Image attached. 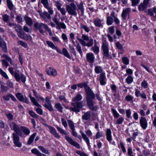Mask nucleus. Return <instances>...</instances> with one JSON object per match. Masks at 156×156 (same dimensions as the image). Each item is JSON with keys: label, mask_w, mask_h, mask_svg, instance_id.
Wrapping results in <instances>:
<instances>
[{"label": "nucleus", "mask_w": 156, "mask_h": 156, "mask_svg": "<svg viewBox=\"0 0 156 156\" xmlns=\"http://www.w3.org/2000/svg\"><path fill=\"white\" fill-rule=\"evenodd\" d=\"M11 130H13L15 133H12V138L13 143L16 147H20L22 146V143L20 141V138L23 137L24 135L22 133L20 130L18 125L13 122H11L9 124Z\"/></svg>", "instance_id": "f257e3e1"}, {"label": "nucleus", "mask_w": 156, "mask_h": 156, "mask_svg": "<svg viewBox=\"0 0 156 156\" xmlns=\"http://www.w3.org/2000/svg\"><path fill=\"white\" fill-rule=\"evenodd\" d=\"M85 90L86 93V100L87 104L89 109L93 111H96L97 109V106H94L93 100L95 98V95L87 86H84Z\"/></svg>", "instance_id": "f03ea898"}, {"label": "nucleus", "mask_w": 156, "mask_h": 156, "mask_svg": "<svg viewBox=\"0 0 156 156\" xmlns=\"http://www.w3.org/2000/svg\"><path fill=\"white\" fill-rule=\"evenodd\" d=\"M82 99V96L80 94H77L76 96L72 98V100L74 102L71 103L73 106L69 108V110L75 112H79L84 106L83 101H80Z\"/></svg>", "instance_id": "7ed1b4c3"}, {"label": "nucleus", "mask_w": 156, "mask_h": 156, "mask_svg": "<svg viewBox=\"0 0 156 156\" xmlns=\"http://www.w3.org/2000/svg\"><path fill=\"white\" fill-rule=\"evenodd\" d=\"M46 42L48 47L53 49L56 50L58 53L60 54H62L68 58L69 59H71V56L70 55L68 51L66 48H63L62 52L61 50L57 46H55L52 42L49 41H46Z\"/></svg>", "instance_id": "20e7f679"}, {"label": "nucleus", "mask_w": 156, "mask_h": 156, "mask_svg": "<svg viewBox=\"0 0 156 156\" xmlns=\"http://www.w3.org/2000/svg\"><path fill=\"white\" fill-rule=\"evenodd\" d=\"M56 128L58 130L61 134L65 135L66 136L65 138L69 144L73 146L78 149H80V144L77 142L74 141L71 137L69 136H68V133L65 130L57 126H56Z\"/></svg>", "instance_id": "39448f33"}, {"label": "nucleus", "mask_w": 156, "mask_h": 156, "mask_svg": "<svg viewBox=\"0 0 156 156\" xmlns=\"http://www.w3.org/2000/svg\"><path fill=\"white\" fill-rule=\"evenodd\" d=\"M66 8L69 15L76 16L77 15L76 10L77 8L76 5L73 2L71 3L69 5H67Z\"/></svg>", "instance_id": "423d86ee"}, {"label": "nucleus", "mask_w": 156, "mask_h": 156, "mask_svg": "<svg viewBox=\"0 0 156 156\" xmlns=\"http://www.w3.org/2000/svg\"><path fill=\"white\" fill-rule=\"evenodd\" d=\"M34 26L35 28L38 29L40 33L42 34H43L44 33L43 29H44L46 30L48 27L46 24L42 23H39L37 22H36L34 23Z\"/></svg>", "instance_id": "0eeeda50"}, {"label": "nucleus", "mask_w": 156, "mask_h": 156, "mask_svg": "<svg viewBox=\"0 0 156 156\" xmlns=\"http://www.w3.org/2000/svg\"><path fill=\"white\" fill-rule=\"evenodd\" d=\"M115 13L114 12L111 13V16L107 17L106 23L108 25H112L113 22V19L116 24H117V18L115 16Z\"/></svg>", "instance_id": "6e6552de"}, {"label": "nucleus", "mask_w": 156, "mask_h": 156, "mask_svg": "<svg viewBox=\"0 0 156 156\" xmlns=\"http://www.w3.org/2000/svg\"><path fill=\"white\" fill-rule=\"evenodd\" d=\"M13 76L17 82H19L21 80L23 82L25 83L26 80V77L23 73L20 74L18 72H15V73Z\"/></svg>", "instance_id": "1a4fd4ad"}, {"label": "nucleus", "mask_w": 156, "mask_h": 156, "mask_svg": "<svg viewBox=\"0 0 156 156\" xmlns=\"http://www.w3.org/2000/svg\"><path fill=\"white\" fill-rule=\"evenodd\" d=\"M86 58L87 62L89 63L90 65H92L94 62L95 58L93 53L89 52L87 54Z\"/></svg>", "instance_id": "9d476101"}, {"label": "nucleus", "mask_w": 156, "mask_h": 156, "mask_svg": "<svg viewBox=\"0 0 156 156\" xmlns=\"http://www.w3.org/2000/svg\"><path fill=\"white\" fill-rule=\"evenodd\" d=\"M41 3L43 4L44 7L48 10L49 13L53 14L54 11L52 8L50 6L48 0H41Z\"/></svg>", "instance_id": "9b49d317"}, {"label": "nucleus", "mask_w": 156, "mask_h": 156, "mask_svg": "<svg viewBox=\"0 0 156 156\" xmlns=\"http://www.w3.org/2000/svg\"><path fill=\"white\" fill-rule=\"evenodd\" d=\"M139 123L141 127L144 130H145L147 127L148 123L147 121L144 117H141Z\"/></svg>", "instance_id": "f8f14e48"}, {"label": "nucleus", "mask_w": 156, "mask_h": 156, "mask_svg": "<svg viewBox=\"0 0 156 156\" xmlns=\"http://www.w3.org/2000/svg\"><path fill=\"white\" fill-rule=\"evenodd\" d=\"M101 48L103 52V55L106 58H109V48L108 44H102Z\"/></svg>", "instance_id": "ddd939ff"}, {"label": "nucleus", "mask_w": 156, "mask_h": 156, "mask_svg": "<svg viewBox=\"0 0 156 156\" xmlns=\"http://www.w3.org/2000/svg\"><path fill=\"white\" fill-rule=\"evenodd\" d=\"M131 11L130 8H128L123 9L122 14V17L124 20L128 19L129 18V14Z\"/></svg>", "instance_id": "4468645a"}, {"label": "nucleus", "mask_w": 156, "mask_h": 156, "mask_svg": "<svg viewBox=\"0 0 156 156\" xmlns=\"http://www.w3.org/2000/svg\"><path fill=\"white\" fill-rule=\"evenodd\" d=\"M94 23L95 26L97 27L102 28L103 26L104 23L103 20L97 17L94 19Z\"/></svg>", "instance_id": "2eb2a0df"}, {"label": "nucleus", "mask_w": 156, "mask_h": 156, "mask_svg": "<svg viewBox=\"0 0 156 156\" xmlns=\"http://www.w3.org/2000/svg\"><path fill=\"white\" fill-rule=\"evenodd\" d=\"M46 73L48 75L56 76L57 75V71L52 68L49 67L46 70Z\"/></svg>", "instance_id": "dca6fc26"}, {"label": "nucleus", "mask_w": 156, "mask_h": 156, "mask_svg": "<svg viewBox=\"0 0 156 156\" xmlns=\"http://www.w3.org/2000/svg\"><path fill=\"white\" fill-rule=\"evenodd\" d=\"M45 103L44 105V107L49 111L51 112L53 111V109L52 106L51 101L48 97L45 98Z\"/></svg>", "instance_id": "f3484780"}, {"label": "nucleus", "mask_w": 156, "mask_h": 156, "mask_svg": "<svg viewBox=\"0 0 156 156\" xmlns=\"http://www.w3.org/2000/svg\"><path fill=\"white\" fill-rule=\"evenodd\" d=\"M16 96L19 101L27 104H29V101L28 98L26 97L24 98L21 93H17L16 94Z\"/></svg>", "instance_id": "a211bd4d"}, {"label": "nucleus", "mask_w": 156, "mask_h": 156, "mask_svg": "<svg viewBox=\"0 0 156 156\" xmlns=\"http://www.w3.org/2000/svg\"><path fill=\"white\" fill-rule=\"evenodd\" d=\"M0 48H2L4 52L6 53L8 52L6 43L1 37H0Z\"/></svg>", "instance_id": "6ab92c4d"}, {"label": "nucleus", "mask_w": 156, "mask_h": 156, "mask_svg": "<svg viewBox=\"0 0 156 156\" xmlns=\"http://www.w3.org/2000/svg\"><path fill=\"white\" fill-rule=\"evenodd\" d=\"M40 15L41 17L44 20L47 21V20H51V15L52 14H50L48 12L45 11L40 13Z\"/></svg>", "instance_id": "aec40b11"}, {"label": "nucleus", "mask_w": 156, "mask_h": 156, "mask_svg": "<svg viewBox=\"0 0 156 156\" xmlns=\"http://www.w3.org/2000/svg\"><path fill=\"white\" fill-rule=\"evenodd\" d=\"M48 128H49L50 133L56 138L59 139L60 137V136L57 132L55 129L53 127L48 126Z\"/></svg>", "instance_id": "412c9836"}, {"label": "nucleus", "mask_w": 156, "mask_h": 156, "mask_svg": "<svg viewBox=\"0 0 156 156\" xmlns=\"http://www.w3.org/2000/svg\"><path fill=\"white\" fill-rule=\"evenodd\" d=\"M80 133H81L83 139L86 142L88 147V149L90 150L91 148V146L90 145V140L88 137H87L86 134H85L83 132L80 131Z\"/></svg>", "instance_id": "4be33fe9"}, {"label": "nucleus", "mask_w": 156, "mask_h": 156, "mask_svg": "<svg viewBox=\"0 0 156 156\" xmlns=\"http://www.w3.org/2000/svg\"><path fill=\"white\" fill-rule=\"evenodd\" d=\"M106 79L105 73H102L100 75V83L101 85H104L106 83Z\"/></svg>", "instance_id": "5701e85b"}, {"label": "nucleus", "mask_w": 156, "mask_h": 156, "mask_svg": "<svg viewBox=\"0 0 156 156\" xmlns=\"http://www.w3.org/2000/svg\"><path fill=\"white\" fill-rule=\"evenodd\" d=\"M150 0H144L143 3L141 4L138 7L139 10H143L146 8Z\"/></svg>", "instance_id": "b1692460"}, {"label": "nucleus", "mask_w": 156, "mask_h": 156, "mask_svg": "<svg viewBox=\"0 0 156 156\" xmlns=\"http://www.w3.org/2000/svg\"><path fill=\"white\" fill-rule=\"evenodd\" d=\"M92 112L90 111H89L85 112L82 116L83 120H88L90 119L91 117Z\"/></svg>", "instance_id": "393cba45"}, {"label": "nucleus", "mask_w": 156, "mask_h": 156, "mask_svg": "<svg viewBox=\"0 0 156 156\" xmlns=\"http://www.w3.org/2000/svg\"><path fill=\"white\" fill-rule=\"evenodd\" d=\"M29 97L30 98L31 101L33 104L37 107H41V106L40 105L37 101V100L34 97H32L30 94H29Z\"/></svg>", "instance_id": "a878e982"}, {"label": "nucleus", "mask_w": 156, "mask_h": 156, "mask_svg": "<svg viewBox=\"0 0 156 156\" xmlns=\"http://www.w3.org/2000/svg\"><path fill=\"white\" fill-rule=\"evenodd\" d=\"M24 20H25L26 24L30 27H31L33 24L32 20L27 16H26L24 18Z\"/></svg>", "instance_id": "bb28decb"}, {"label": "nucleus", "mask_w": 156, "mask_h": 156, "mask_svg": "<svg viewBox=\"0 0 156 156\" xmlns=\"http://www.w3.org/2000/svg\"><path fill=\"white\" fill-rule=\"evenodd\" d=\"M21 131L23 132L26 136L28 135L30 133V129L27 127L24 126H21L20 127Z\"/></svg>", "instance_id": "cd10ccee"}, {"label": "nucleus", "mask_w": 156, "mask_h": 156, "mask_svg": "<svg viewBox=\"0 0 156 156\" xmlns=\"http://www.w3.org/2000/svg\"><path fill=\"white\" fill-rule=\"evenodd\" d=\"M106 136L107 139L111 143L112 141L111 131L110 129H108L106 131Z\"/></svg>", "instance_id": "c85d7f7f"}, {"label": "nucleus", "mask_w": 156, "mask_h": 156, "mask_svg": "<svg viewBox=\"0 0 156 156\" xmlns=\"http://www.w3.org/2000/svg\"><path fill=\"white\" fill-rule=\"evenodd\" d=\"M37 135L36 133H34L31 135L29 137L27 141V144L30 145L33 142L34 138Z\"/></svg>", "instance_id": "c756f323"}, {"label": "nucleus", "mask_w": 156, "mask_h": 156, "mask_svg": "<svg viewBox=\"0 0 156 156\" xmlns=\"http://www.w3.org/2000/svg\"><path fill=\"white\" fill-rule=\"evenodd\" d=\"M77 7L78 9L80 10L81 15L83 16L84 14V8L83 3L82 2H80L79 5H77Z\"/></svg>", "instance_id": "7c9ffc66"}, {"label": "nucleus", "mask_w": 156, "mask_h": 156, "mask_svg": "<svg viewBox=\"0 0 156 156\" xmlns=\"http://www.w3.org/2000/svg\"><path fill=\"white\" fill-rule=\"evenodd\" d=\"M32 153L34 154L37 156H46L45 154L41 153L37 149H34L31 150Z\"/></svg>", "instance_id": "2f4dec72"}, {"label": "nucleus", "mask_w": 156, "mask_h": 156, "mask_svg": "<svg viewBox=\"0 0 156 156\" xmlns=\"http://www.w3.org/2000/svg\"><path fill=\"white\" fill-rule=\"evenodd\" d=\"M15 29L17 32V34L19 36V34H21L23 32L22 29L20 25H17L15 26Z\"/></svg>", "instance_id": "473e14b6"}, {"label": "nucleus", "mask_w": 156, "mask_h": 156, "mask_svg": "<svg viewBox=\"0 0 156 156\" xmlns=\"http://www.w3.org/2000/svg\"><path fill=\"white\" fill-rule=\"evenodd\" d=\"M90 50L96 55L98 54L100 51V48L98 46H93L91 48Z\"/></svg>", "instance_id": "72a5a7b5"}, {"label": "nucleus", "mask_w": 156, "mask_h": 156, "mask_svg": "<svg viewBox=\"0 0 156 156\" xmlns=\"http://www.w3.org/2000/svg\"><path fill=\"white\" fill-rule=\"evenodd\" d=\"M95 73L97 74L102 73L103 71L102 68L100 66H96L94 68Z\"/></svg>", "instance_id": "f704fd0d"}, {"label": "nucleus", "mask_w": 156, "mask_h": 156, "mask_svg": "<svg viewBox=\"0 0 156 156\" xmlns=\"http://www.w3.org/2000/svg\"><path fill=\"white\" fill-rule=\"evenodd\" d=\"M118 49H119V54H123L125 51L124 48L123 47L122 45L119 42H118Z\"/></svg>", "instance_id": "c9c22d12"}, {"label": "nucleus", "mask_w": 156, "mask_h": 156, "mask_svg": "<svg viewBox=\"0 0 156 156\" xmlns=\"http://www.w3.org/2000/svg\"><path fill=\"white\" fill-rule=\"evenodd\" d=\"M55 107L59 112L61 113H62L63 112V107L60 103H57L55 104Z\"/></svg>", "instance_id": "e433bc0d"}, {"label": "nucleus", "mask_w": 156, "mask_h": 156, "mask_svg": "<svg viewBox=\"0 0 156 156\" xmlns=\"http://www.w3.org/2000/svg\"><path fill=\"white\" fill-rule=\"evenodd\" d=\"M7 5L8 8L10 10H12L13 9L14 5L10 0H6Z\"/></svg>", "instance_id": "4c0bfd02"}, {"label": "nucleus", "mask_w": 156, "mask_h": 156, "mask_svg": "<svg viewBox=\"0 0 156 156\" xmlns=\"http://www.w3.org/2000/svg\"><path fill=\"white\" fill-rule=\"evenodd\" d=\"M28 113L30 116L36 119L39 118V116L32 110H29L28 112Z\"/></svg>", "instance_id": "58836bf2"}, {"label": "nucleus", "mask_w": 156, "mask_h": 156, "mask_svg": "<svg viewBox=\"0 0 156 156\" xmlns=\"http://www.w3.org/2000/svg\"><path fill=\"white\" fill-rule=\"evenodd\" d=\"M80 28L81 29H83L87 33H88L90 31V29L89 27L87 25L83 24H80Z\"/></svg>", "instance_id": "ea45409f"}, {"label": "nucleus", "mask_w": 156, "mask_h": 156, "mask_svg": "<svg viewBox=\"0 0 156 156\" xmlns=\"http://www.w3.org/2000/svg\"><path fill=\"white\" fill-rule=\"evenodd\" d=\"M55 5L56 6L57 9L58 10L61 8L62 6V2L60 0H57L54 2Z\"/></svg>", "instance_id": "a19ab883"}, {"label": "nucleus", "mask_w": 156, "mask_h": 156, "mask_svg": "<svg viewBox=\"0 0 156 156\" xmlns=\"http://www.w3.org/2000/svg\"><path fill=\"white\" fill-rule=\"evenodd\" d=\"M67 122L69 127L71 130L75 129L74 124L71 120L69 119L67 120Z\"/></svg>", "instance_id": "79ce46f5"}, {"label": "nucleus", "mask_w": 156, "mask_h": 156, "mask_svg": "<svg viewBox=\"0 0 156 156\" xmlns=\"http://www.w3.org/2000/svg\"><path fill=\"white\" fill-rule=\"evenodd\" d=\"M0 85V88L1 89L2 91V92H7L9 89V87L7 86L2 85V84Z\"/></svg>", "instance_id": "37998d69"}, {"label": "nucleus", "mask_w": 156, "mask_h": 156, "mask_svg": "<svg viewBox=\"0 0 156 156\" xmlns=\"http://www.w3.org/2000/svg\"><path fill=\"white\" fill-rule=\"evenodd\" d=\"M133 78L131 75H129L126 79V81L128 84L131 83L133 81Z\"/></svg>", "instance_id": "c03bdc74"}, {"label": "nucleus", "mask_w": 156, "mask_h": 156, "mask_svg": "<svg viewBox=\"0 0 156 156\" xmlns=\"http://www.w3.org/2000/svg\"><path fill=\"white\" fill-rule=\"evenodd\" d=\"M76 49L77 51L80 54L81 57L83 56V53L81 47L79 43H78L76 46Z\"/></svg>", "instance_id": "a18cd8bd"}, {"label": "nucleus", "mask_w": 156, "mask_h": 156, "mask_svg": "<svg viewBox=\"0 0 156 156\" xmlns=\"http://www.w3.org/2000/svg\"><path fill=\"white\" fill-rule=\"evenodd\" d=\"M122 62L126 65H127L129 63V59L126 57H123L122 58Z\"/></svg>", "instance_id": "49530a36"}, {"label": "nucleus", "mask_w": 156, "mask_h": 156, "mask_svg": "<svg viewBox=\"0 0 156 156\" xmlns=\"http://www.w3.org/2000/svg\"><path fill=\"white\" fill-rule=\"evenodd\" d=\"M98 131L95 135V138L96 139L100 138V137L103 136L102 132L99 131V130Z\"/></svg>", "instance_id": "de8ad7c7"}, {"label": "nucleus", "mask_w": 156, "mask_h": 156, "mask_svg": "<svg viewBox=\"0 0 156 156\" xmlns=\"http://www.w3.org/2000/svg\"><path fill=\"white\" fill-rule=\"evenodd\" d=\"M56 28L58 29H59L60 28H61L63 29H65L66 28V26L65 24L64 23H59V24L57 25Z\"/></svg>", "instance_id": "09e8293b"}, {"label": "nucleus", "mask_w": 156, "mask_h": 156, "mask_svg": "<svg viewBox=\"0 0 156 156\" xmlns=\"http://www.w3.org/2000/svg\"><path fill=\"white\" fill-rule=\"evenodd\" d=\"M0 74L5 79H9V77L6 73L1 68H0Z\"/></svg>", "instance_id": "8fccbe9b"}, {"label": "nucleus", "mask_w": 156, "mask_h": 156, "mask_svg": "<svg viewBox=\"0 0 156 156\" xmlns=\"http://www.w3.org/2000/svg\"><path fill=\"white\" fill-rule=\"evenodd\" d=\"M38 148L43 152L46 154H48V151L46 150L43 147L40 146L38 147Z\"/></svg>", "instance_id": "3c124183"}, {"label": "nucleus", "mask_w": 156, "mask_h": 156, "mask_svg": "<svg viewBox=\"0 0 156 156\" xmlns=\"http://www.w3.org/2000/svg\"><path fill=\"white\" fill-rule=\"evenodd\" d=\"M19 44L26 48H27L28 45L27 43L22 41H19L18 42Z\"/></svg>", "instance_id": "603ef678"}, {"label": "nucleus", "mask_w": 156, "mask_h": 156, "mask_svg": "<svg viewBox=\"0 0 156 156\" xmlns=\"http://www.w3.org/2000/svg\"><path fill=\"white\" fill-rule=\"evenodd\" d=\"M35 110L38 114L41 115L43 114V110L40 108H34Z\"/></svg>", "instance_id": "864d4df0"}, {"label": "nucleus", "mask_w": 156, "mask_h": 156, "mask_svg": "<svg viewBox=\"0 0 156 156\" xmlns=\"http://www.w3.org/2000/svg\"><path fill=\"white\" fill-rule=\"evenodd\" d=\"M119 147L121 148L122 151L123 153H125L126 152L124 144L122 142H120V146H119Z\"/></svg>", "instance_id": "5fc2aeb1"}, {"label": "nucleus", "mask_w": 156, "mask_h": 156, "mask_svg": "<svg viewBox=\"0 0 156 156\" xmlns=\"http://www.w3.org/2000/svg\"><path fill=\"white\" fill-rule=\"evenodd\" d=\"M70 49L71 50V52L73 53L74 55H76V53L74 47L69 44V45Z\"/></svg>", "instance_id": "6e6d98bb"}, {"label": "nucleus", "mask_w": 156, "mask_h": 156, "mask_svg": "<svg viewBox=\"0 0 156 156\" xmlns=\"http://www.w3.org/2000/svg\"><path fill=\"white\" fill-rule=\"evenodd\" d=\"M148 84L147 83L145 80H144L141 83V86L144 89L147 88L148 87Z\"/></svg>", "instance_id": "4d7b16f0"}, {"label": "nucleus", "mask_w": 156, "mask_h": 156, "mask_svg": "<svg viewBox=\"0 0 156 156\" xmlns=\"http://www.w3.org/2000/svg\"><path fill=\"white\" fill-rule=\"evenodd\" d=\"M6 85L7 87L10 88H13L14 87V84L12 82L8 81L6 82Z\"/></svg>", "instance_id": "13d9d810"}, {"label": "nucleus", "mask_w": 156, "mask_h": 156, "mask_svg": "<svg viewBox=\"0 0 156 156\" xmlns=\"http://www.w3.org/2000/svg\"><path fill=\"white\" fill-rule=\"evenodd\" d=\"M2 18L3 21L6 23L9 20V16L7 14L3 15Z\"/></svg>", "instance_id": "bf43d9fd"}, {"label": "nucleus", "mask_w": 156, "mask_h": 156, "mask_svg": "<svg viewBox=\"0 0 156 156\" xmlns=\"http://www.w3.org/2000/svg\"><path fill=\"white\" fill-rule=\"evenodd\" d=\"M89 42L87 43V46L89 47L92 46L93 44V40L92 38L90 39L89 40Z\"/></svg>", "instance_id": "052dcab7"}, {"label": "nucleus", "mask_w": 156, "mask_h": 156, "mask_svg": "<svg viewBox=\"0 0 156 156\" xmlns=\"http://www.w3.org/2000/svg\"><path fill=\"white\" fill-rule=\"evenodd\" d=\"M126 112L127 117L128 118H130L131 115V112L130 109H129L126 110Z\"/></svg>", "instance_id": "680f3d73"}, {"label": "nucleus", "mask_w": 156, "mask_h": 156, "mask_svg": "<svg viewBox=\"0 0 156 156\" xmlns=\"http://www.w3.org/2000/svg\"><path fill=\"white\" fill-rule=\"evenodd\" d=\"M61 122L62 124L65 128H66L68 126L66 120L64 118H62L61 119Z\"/></svg>", "instance_id": "e2e57ef3"}, {"label": "nucleus", "mask_w": 156, "mask_h": 156, "mask_svg": "<svg viewBox=\"0 0 156 156\" xmlns=\"http://www.w3.org/2000/svg\"><path fill=\"white\" fill-rule=\"evenodd\" d=\"M27 34H26L25 33L23 32L20 34H19V37L21 38L22 39L24 40V38H27Z\"/></svg>", "instance_id": "0e129e2a"}, {"label": "nucleus", "mask_w": 156, "mask_h": 156, "mask_svg": "<svg viewBox=\"0 0 156 156\" xmlns=\"http://www.w3.org/2000/svg\"><path fill=\"white\" fill-rule=\"evenodd\" d=\"M58 10L60 11L62 15H65L66 14V12L65 8L63 7L61 8L58 9Z\"/></svg>", "instance_id": "69168bd1"}, {"label": "nucleus", "mask_w": 156, "mask_h": 156, "mask_svg": "<svg viewBox=\"0 0 156 156\" xmlns=\"http://www.w3.org/2000/svg\"><path fill=\"white\" fill-rule=\"evenodd\" d=\"M2 58H5L9 62H10L11 61V58L5 54H3L2 56Z\"/></svg>", "instance_id": "338daca9"}, {"label": "nucleus", "mask_w": 156, "mask_h": 156, "mask_svg": "<svg viewBox=\"0 0 156 156\" xmlns=\"http://www.w3.org/2000/svg\"><path fill=\"white\" fill-rule=\"evenodd\" d=\"M108 30L109 32L112 34H113L115 32L114 27L113 26L110 27L108 28Z\"/></svg>", "instance_id": "774afa93"}]
</instances>
